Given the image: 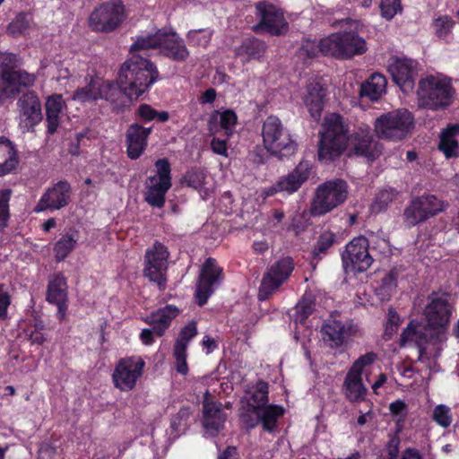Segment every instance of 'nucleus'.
I'll use <instances>...</instances> for the list:
<instances>
[{
	"mask_svg": "<svg viewBox=\"0 0 459 459\" xmlns=\"http://www.w3.org/2000/svg\"><path fill=\"white\" fill-rule=\"evenodd\" d=\"M325 97V89L319 79H313L307 83L303 93V101L315 120H318L321 117Z\"/></svg>",
	"mask_w": 459,
	"mask_h": 459,
	"instance_id": "obj_27",
	"label": "nucleus"
},
{
	"mask_svg": "<svg viewBox=\"0 0 459 459\" xmlns=\"http://www.w3.org/2000/svg\"><path fill=\"white\" fill-rule=\"evenodd\" d=\"M179 313L180 309L176 306L167 305L152 312L146 321L153 326L155 334L161 336Z\"/></svg>",
	"mask_w": 459,
	"mask_h": 459,
	"instance_id": "obj_31",
	"label": "nucleus"
},
{
	"mask_svg": "<svg viewBox=\"0 0 459 459\" xmlns=\"http://www.w3.org/2000/svg\"><path fill=\"white\" fill-rule=\"evenodd\" d=\"M432 420L442 428H448L453 420L451 409L445 404L437 405L432 412Z\"/></svg>",
	"mask_w": 459,
	"mask_h": 459,
	"instance_id": "obj_47",
	"label": "nucleus"
},
{
	"mask_svg": "<svg viewBox=\"0 0 459 459\" xmlns=\"http://www.w3.org/2000/svg\"><path fill=\"white\" fill-rule=\"evenodd\" d=\"M323 127L318 147L320 160H332L345 149L349 151V154L361 156L368 160H374L381 152L370 134L368 126L359 127L348 136V127L343 118L340 115L333 113L325 117Z\"/></svg>",
	"mask_w": 459,
	"mask_h": 459,
	"instance_id": "obj_2",
	"label": "nucleus"
},
{
	"mask_svg": "<svg viewBox=\"0 0 459 459\" xmlns=\"http://www.w3.org/2000/svg\"><path fill=\"white\" fill-rule=\"evenodd\" d=\"M222 281V269L212 258H208L203 264L195 290L196 301L200 306L205 304L209 297Z\"/></svg>",
	"mask_w": 459,
	"mask_h": 459,
	"instance_id": "obj_20",
	"label": "nucleus"
},
{
	"mask_svg": "<svg viewBox=\"0 0 459 459\" xmlns=\"http://www.w3.org/2000/svg\"><path fill=\"white\" fill-rule=\"evenodd\" d=\"M323 55L336 58L349 59L364 54L366 40L352 30L330 34L321 39Z\"/></svg>",
	"mask_w": 459,
	"mask_h": 459,
	"instance_id": "obj_7",
	"label": "nucleus"
},
{
	"mask_svg": "<svg viewBox=\"0 0 459 459\" xmlns=\"http://www.w3.org/2000/svg\"><path fill=\"white\" fill-rule=\"evenodd\" d=\"M197 334V328L195 322L187 324L179 333L176 340L175 346L187 350L189 342Z\"/></svg>",
	"mask_w": 459,
	"mask_h": 459,
	"instance_id": "obj_49",
	"label": "nucleus"
},
{
	"mask_svg": "<svg viewBox=\"0 0 459 459\" xmlns=\"http://www.w3.org/2000/svg\"><path fill=\"white\" fill-rule=\"evenodd\" d=\"M455 93L450 78L441 74H430L419 82L418 102L432 110L443 109L452 104Z\"/></svg>",
	"mask_w": 459,
	"mask_h": 459,
	"instance_id": "obj_6",
	"label": "nucleus"
},
{
	"mask_svg": "<svg viewBox=\"0 0 459 459\" xmlns=\"http://www.w3.org/2000/svg\"><path fill=\"white\" fill-rule=\"evenodd\" d=\"M294 269L290 257H284L273 264L264 274L259 288L258 298L264 300L269 298L290 276Z\"/></svg>",
	"mask_w": 459,
	"mask_h": 459,
	"instance_id": "obj_19",
	"label": "nucleus"
},
{
	"mask_svg": "<svg viewBox=\"0 0 459 459\" xmlns=\"http://www.w3.org/2000/svg\"><path fill=\"white\" fill-rule=\"evenodd\" d=\"M389 411L394 418L397 419V421H403L408 413L407 404L402 400H396L390 403Z\"/></svg>",
	"mask_w": 459,
	"mask_h": 459,
	"instance_id": "obj_58",
	"label": "nucleus"
},
{
	"mask_svg": "<svg viewBox=\"0 0 459 459\" xmlns=\"http://www.w3.org/2000/svg\"><path fill=\"white\" fill-rule=\"evenodd\" d=\"M43 325L41 323L35 324L32 327L25 330L26 337L32 344H42L46 341L43 333Z\"/></svg>",
	"mask_w": 459,
	"mask_h": 459,
	"instance_id": "obj_56",
	"label": "nucleus"
},
{
	"mask_svg": "<svg viewBox=\"0 0 459 459\" xmlns=\"http://www.w3.org/2000/svg\"><path fill=\"white\" fill-rule=\"evenodd\" d=\"M342 261L347 273L367 271L373 263V258L368 252V239L359 236L351 240L342 254Z\"/></svg>",
	"mask_w": 459,
	"mask_h": 459,
	"instance_id": "obj_16",
	"label": "nucleus"
},
{
	"mask_svg": "<svg viewBox=\"0 0 459 459\" xmlns=\"http://www.w3.org/2000/svg\"><path fill=\"white\" fill-rule=\"evenodd\" d=\"M400 437L394 434L390 437V439L386 445L384 454L379 459H396L399 452ZM400 459H421L417 450L408 448L406 449Z\"/></svg>",
	"mask_w": 459,
	"mask_h": 459,
	"instance_id": "obj_39",
	"label": "nucleus"
},
{
	"mask_svg": "<svg viewBox=\"0 0 459 459\" xmlns=\"http://www.w3.org/2000/svg\"><path fill=\"white\" fill-rule=\"evenodd\" d=\"M213 35V30L210 28L190 30L186 38L191 47L206 48Z\"/></svg>",
	"mask_w": 459,
	"mask_h": 459,
	"instance_id": "obj_41",
	"label": "nucleus"
},
{
	"mask_svg": "<svg viewBox=\"0 0 459 459\" xmlns=\"http://www.w3.org/2000/svg\"><path fill=\"white\" fill-rule=\"evenodd\" d=\"M414 119L405 108H398L378 117L375 132L380 138L397 141L405 138L412 130Z\"/></svg>",
	"mask_w": 459,
	"mask_h": 459,
	"instance_id": "obj_11",
	"label": "nucleus"
},
{
	"mask_svg": "<svg viewBox=\"0 0 459 459\" xmlns=\"http://www.w3.org/2000/svg\"><path fill=\"white\" fill-rule=\"evenodd\" d=\"M47 299L57 307V317L63 321L67 311V283L61 275L53 276L48 287Z\"/></svg>",
	"mask_w": 459,
	"mask_h": 459,
	"instance_id": "obj_26",
	"label": "nucleus"
},
{
	"mask_svg": "<svg viewBox=\"0 0 459 459\" xmlns=\"http://www.w3.org/2000/svg\"><path fill=\"white\" fill-rule=\"evenodd\" d=\"M335 240V236L331 231H325L319 237V239L314 248L313 254L316 256L325 254L327 249L333 246Z\"/></svg>",
	"mask_w": 459,
	"mask_h": 459,
	"instance_id": "obj_53",
	"label": "nucleus"
},
{
	"mask_svg": "<svg viewBox=\"0 0 459 459\" xmlns=\"http://www.w3.org/2000/svg\"><path fill=\"white\" fill-rule=\"evenodd\" d=\"M11 303V299L7 291L0 286V320L7 317V308Z\"/></svg>",
	"mask_w": 459,
	"mask_h": 459,
	"instance_id": "obj_60",
	"label": "nucleus"
},
{
	"mask_svg": "<svg viewBox=\"0 0 459 459\" xmlns=\"http://www.w3.org/2000/svg\"><path fill=\"white\" fill-rule=\"evenodd\" d=\"M282 192L279 187V181H277L274 185L270 186L268 187L262 188L256 192L258 195V199H261L262 202L269 197L273 196L277 193Z\"/></svg>",
	"mask_w": 459,
	"mask_h": 459,
	"instance_id": "obj_61",
	"label": "nucleus"
},
{
	"mask_svg": "<svg viewBox=\"0 0 459 459\" xmlns=\"http://www.w3.org/2000/svg\"><path fill=\"white\" fill-rule=\"evenodd\" d=\"M397 193L393 188L384 189L380 191L371 204L373 212H380L386 209L394 200Z\"/></svg>",
	"mask_w": 459,
	"mask_h": 459,
	"instance_id": "obj_44",
	"label": "nucleus"
},
{
	"mask_svg": "<svg viewBox=\"0 0 459 459\" xmlns=\"http://www.w3.org/2000/svg\"><path fill=\"white\" fill-rule=\"evenodd\" d=\"M373 352L359 357L348 371L343 382L342 390L345 397L351 402H359L364 399L367 388L362 382V375H367L368 368L376 360Z\"/></svg>",
	"mask_w": 459,
	"mask_h": 459,
	"instance_id": "obj_14",
	"label": "nucleus"
},
{
	"mask_svg": "<svg viewBox=\"0 0 459 459\" xmlns=\"http://www.w3.org/2000/svg\"><path fill=\"white\" fill-rule=\"evenodd\" d=\"M18 109L19 127L22 132L33 131L42 120L41 102L32 92L23 95L19 100Z\"/></svg>",
	"mask_w": 459,
	"mask_h": 459,
	"instance_id": "obj_21",
	"label": "nucleus"
},
{
	"mask_svg": "<svg viewBox=\"0 0 459 459\" xmlns=\"http://www.w3.org/2000/svg\"><path fill=\"white\" fill-rule=\"evenodd\" d=\"M459 126L454 125L445 129L440 136L439 150L446 158L458 155Z\"/></svg>",
	"mask_w": 459,
	"mask_h": 459,
	"instance_id": "obj_37",
	"label": "nucleus"
},
{
	"mask_svg": "<svg viewBox=\"0 0 459 459\" xmlns=\"http://www.w3.org/2000/svg\"><path fill=\"white\" fill-rule=\"evenodd\" d=\"M21 65L19 56L0 52V86L7 96L19 92L22 87L32 86L35 82V75L19 69Z\"/></svg>",
	"mask_w": 459,
	"mask_h": 459,
	"instance_id": "obj_8",
	"label": "nucleus"
},
{
	"mask_svg": "<svg viewBox=\"0 0 459 459\" xmlns=\"http://www.w3.org/2000/svg\"><path fill=\"white\" fill-rule=\"evenodd\" d=\"M386 78L378 73L373 74L367 82L361 85L360 95L376 101L386 91Z\"/></svg>",
	"mask_w": 459,
	"mask_h": 459,
	"instance_id": "obj_36",
	"label": "nucleus"
},
{
	"mask_svg": "<svg viewBox=\"0 0 459 459\" xmlns=\"http://www.w3.org/2000/svg\"><path fill=\"white\" fill-rule=\"evenodd\" d=\"M30 19L28 14L20 13L8 26V31L13 36H19L25 33L30 27Z\"/></svg>",
	"mask_w": 459,
	"mask_h": 459,
	"instance_id": "obj_50",
	"label": "nucleus"
},
{
	"mask_svg": "<svg viewBox=\"0 0 459 459\" xmlns=\"http://www.w3.org/2000/svg\"><path fill=\"white\" fill-rule=\"evenodd\" d=\"M80 238L77 230L69 228L65 230L54 246V254L56 261L65 260L75 248Z\"/></svg>",
	"mask_w": 459,
	"mask_h": 459,
	"instance_id": "obj_35",
	"label": "nucleus"
},
{
	"mask_svg": "<svg viewBox=\"0 0 459 459\" xmlns=\"http://www.w3.org/2000/svg\"><path fill=\"white\" fill-rule=\"evenodd\" d=\"M169 256L167 247L160 242H155L145 253L143 275L160 288H164L166 284Z\"/></svg>",
	"mask_w": 459,
	"mask_h": 459,
	"instance_id": "obj_17",
	"label": "nucleus"
},
{
	"mask_svg": "<svg viewBox=\"0 0 459 459\" xmlns=\"http://www.w3.org/2000/svg\"><path fill=\"white\" fill-rule=\"evenodd\" d=\"M157 77L158 71L152 63L138 54H132L119 70L117 85L100 76L91 77L95 102L99 100L115 101L119 90L130 100H137Z\"/></svg>",
	"mask_w": 459,
	"mask_h": 459,
	"instance_id": "obj_3",
	"label": "nucleus"
},
{
	"mask_svg": "<svg viewBox=\"0 0 459 459\" xmlns=\"http://www.w3.org/2000/svg\"><path fill=\"white\" fill-rule=\"evenodd\" d=\"M202 345L206 349V353L209 354L217 348L216 341L210 336L206 335L204 337Z\"/></svg>",
	"mask_w": 459,
	"mask_h": 459,
	"instance_id": "obj_63",
	"label": "nucleus"
},
{
	"mask_svg": "<svg viewBox=\"0 0 459 459\" xmlns=\"http://www.w3.org/2000/svg\"><path fill=\"white\" fill-rule=\"evenodd\" d=\"M263 144L268 152L277 157L291 155L297 143L289 130L275 116H269L262 126Z\"/></svg>",
	"mask_w": 459,
	"mask_h": 459,
	"instance_id": "obj_9",
	"label": "nucleus"
},
{
	"mask_svg": "<svg viewBox=\"0 0 459 459\" xmlns=\"http://www.w3.org/2000/svg\"><path fill=\"white\" fill-rule=\"evenodd\" d=\"M152 128L132 125L127 130V153L131 159H137L144 151Z\"/></svg>",
	"mask_w": 459,
	"mask_h": 459,
	"instance_id": "obj_30",
	"label": "nucleus"
},
{
	"mask_svg": "<svg viewBox=\"0 0 459 459\" xmlns=\"http://www.w3.org/2000/svg\"><path fill=\"white\" fill-rule=\"evenodd\" d=\"M265 45L256 39H247L237 48L236 53L243 63L259 59L265 52Z\"/></svg>",
	"mask_w": 459,
	"mask_h": 459,
	"instance_id": "obj_38",
	"label": "nucleus"
},
{
	"mask_svg": "<svg viewBox=\"0 0 459 459\" xmlns=\"http://www.w3.org/2000/svg\"><path fill=\"white\" fill-rule=\"evenodd\" d=\"M418 63L407 57H392L389 60L388 72L394 82L404 92L410 91L414 86Z\"/></svg>",
	"mask_w": 459,
	"mask_h": 459,
	"instance_id": "obj_22",
	"label": "nucleus"
},
{
	"mask_svg": "<svg viewBox=\"0 0 459 459\" xmlns=\"http://www.w3.org/2000/svg\"><path fill=\"white\" fill-rule=\"evenodd\" d=\"M156 173L147 178L143 192L144 200L153 207L160 208L165 204V195L171 187L170 167L167 160H158Z\"/></svg>",
	"mask_w": 459,
	"mask_h": 459,
	"instance_id": "obj_13",
	"label": "nucleus"
},
{
	"mask_svg": "<svg viewBox=\"0 0 459 459\" xmlns=\"http://www.w3.org/2000/svg\"><path fill=\"white\" fill-rule=\"evenodd\" d=\"M454 307L447 297L433 295L424 309L426 326L411 322L401 335V345L415 344L419 348V359L437 358L447 340Z\"/></svg>",
	"mask_w": 459,
	"mask_h": 459,
	"instance_id": "obj_1",
	"label": "nucleus"
},
{
	"mask_svg": "<svg viewBox=\"0 0 459 459\" xmlns=\"http://www.w3.org/2000/svg\"><path fill=\"white\" fill-rule=\"evenodd\" d=\"M138 115L145 121H151L157 118L160 122H165L169 119L168 112H158L147 104H143L139 107Z\"/></svg>",
	"mask_w": 459,
	"mask_h": 459,
	"instance_id": "obj_52",
	"label": "nucleus"
},
{
	"mask_svg": "<svg viewBox=\"0 0 459 459\" xmlns=\"http://www.w3.org/2000/svg\"><path fill=\"white\" fill-rule=\"evenodd\" d=\"M208 394L204 403V428L206 435L214 436L222 429L226 416L221 404L208 402Z\"/></svg>",
	"mask_w": 459,
	"mask_h": 459,
	"instance_id": "obj_29",
	"label": "nucleus"
},
{
	"mask_svg": "<svg viewBox=\"0 0 459 459\" xmlns=\"http://www.w3.org/2000/svg\"><path fill=\"white\" fill-rule=\"evenodd\" d=\"M245 411L241 419L247 428H255L261 423L264 430L272 432L277 427V420L283 415L284 409L268 403V385L258 381L251 386L243 398Z\"/></svg>",
	"mask_w": 459,
	"mask_h": 459,
	"instance_id": "obj_4",
	"label": "nucleus"
},
{
	"mask_svg": "<svg viewBox=\"0 0 459 459\" xmlns=\"http://www.w3.org/2000/svg\"><path fill=\"white\" fill-rule=\"evenodd\" d=\"M324 340L331 347H341L344 342L358 332V326L352 322H342L337 319H329L322 328Z\"/></svg>",
	"mask_w": 459,
	"mask_h": 459,
	"instance_id": "obj_25",
	"label": "nucleus"
},
{
	"mask_svg": "<svg viewBox=\"0 0 459 459\" xmlns=\"http://www.w3.org/2000/svg\"><path fill=\"white\" fill-rule=\"evenodd\" d=\"M348 195L345 181L335 179L320 185L311 205L313 215H323L342 204Z\"/></svg>",
	"mask_w": 459,
	"mask_h": 459,
	"instance_id": "obj_12",
	"label": "nucleus"
},
{
	"mask_svg": "<svg viewBox=\"0 0 459 459\" xmlns=\"http://www.w3.org/2000/svg\"><path fill=\"white\" fill-rule=\"evenodd\" d=\"M71 187L68 183L60 181L48 188L41 196L34 211L60 210L70 202Z\"/></svg>",
	"mask_w": 459,
	"mask_h": 459,
	"instance_id": "obj_24",
	"label": "nucleus"
},
{
	"mask_svg": "<svg viewBox=\"0 0 459 459\" xmlns=\"http://www.w3.org/2000/svg\"><path fill=\"white\" fill-rule=\"evenodd\" d=\"M150 48H158L160 52L176 62H185L190 52L185 41L173 30H158L153 34L142 35L130 48L132 54Z\"/></svg>",
	"mask_w": 459,
	"mask_h": 459,
	"instance_id": "obj_5",
	"label": "nucleus"
},
{
	"mask_svg": "<svg viewBox=\"0 0 459 459\" xmlns=\"http://www.w3.org/2000/svg\"><path fill=\"white\" fill-rule=\"evenodd\" d=\"M128 13L120 0H109L96 5L88 18L89 27L96 32H112L126 20Z\"/></svg>",
	"mask_w": 459,
	"mask_h": 459,
	"instance_id": "obj_10",
	"label": "nucleus"
},
{
	"mask_svg": "<svg viewBox=\"0 0 459 459\" xmlns=\"http://www.w3.org/2000/svg\"><path fill=\"white\" fill-rule=\"evenodd\" d=\"M379 8L381 16L387 21L403 12L401 0H381Z\"/></svg>",
	"mask_w": 459,
	"mask_h": 459,
	"instance_id": "obj_46",
	"label": "nucleus"
},
{
	"mask_svg": "<svg viewBox=\"0 0 459 459\" xmlns=\"http://www.w3.org/2000/svg\"><path fill=\"white\" fill-rule=\"evenodd\" d=\"M19 158L14 145L5 137H0V177L13 172L18 166Z\"/></svg>",
	"mask_w": 459,
	"mask_h": 459,
	"instance_id": "obj_34",
	"label": "nucleus"
},
{
	"mask_svg": "<svg viewBox=\"0 0 459 459\" xmlns=\"http://www.w3.org/2000/svg\"><path fill=\"white\" fill-rule=\"evenodd\" d=\"M212 119L220 124L221 128L228 137L232 135L238 121L237 115L233 110L218 111L213 114Z\"/></svg>",
	"mask_w": 459,
	"mask_h": 459,
	"instance_id": "obj_42",
	"label": "nucleus"
},
{
	"mask_svg": "<svg viewBox=\"0 0 459 459\" xmlns=\"http://www.w3.org/2000/svg\"><path fill=\"white\" fill-rule=\"evenodd\" d=\"M66 108L65 101L61 94H52L46 99V120L48 132L53 134L60 125V115Z\"/></svg>",
	"mask_w": 459,
	"mask_h": 459,
	"instance_id": "obj_32",
	"label": "nucleus"
},
{
	"mask_svg": "<svg viewBox=\"0 0 459 459\" xmlns=\"http://www.w3.org/2000/svg\"><path fill=\"white\" fill-rule=\"evenodd\" d=\"M186 185L197 190L203 199L207 198L213 191V183L204 169H191L186 172L184 178Z\"/></svg>",
	"mask_w": 459,
	"mask_h": 459,
	"instance_id": "obj_33",
	"label": "nucleus"
},
{
	"mask_svg": "<svg viewBox=\"0 0 459 459\" xmlns=\"http://www.w3.org/2000/svg\"><path fill=\"white\" fill-rule=\"evenodd\" d=\"M311 171L312 165L308 161H300L292 171L278 180L280 189L288 195L297 192L309 178Z\"/></svg>",
	"mask_w": 459,
	"mask_h": 459,
	"instance_id": "obj_28",
	"label": "nucleus"
},
{
	"mask_svg": "<svg viewBox=\"0 0 459 459\" xmlns=\"http://www.w3.org/2000/svg\"><path fill=\"white\" fill-rule=\"evenodd\" d=\"M400 325V317L396 311L393 308H389L387 314V322L385 324V336L386 339H390L394 333L398 330Z\"/></svg>",
	"mask_w": 459,
	"mask_h": 459,
	"instance_id": "obj_57",
	"label": "nucleus"
},
{
	"mask_svg": "<svg viewBox=\"0 0 459 459\" xmlns=\"http://www.w3.org/2000/svg\"><path fill=\"white\" fill-rule=\"evenodd\" d=\"M153 333H155L153 331V328L152 330L151 329H143L140 334L142 342L145 345L152 344L153 342V337H152Z\"/></svg>",
	"mask_w": 459,
	"mask_h": 459,
	"instance_id": "obj_62",
	"label": "nucleus"
},
{
	"mask_svg": "<svg viewBox=\"0 0 459 459\" xmlns=\"http://www.w3.org/2000/svg\"><path fill=\"white\" fill-rule=\"evenodd\" d=\"M314 311V304L309 295H305L296 306L294 321L303 325L309 315Z\"/></svg>",
	"mask_w": 459,
	"mask_h": 459,
	"instance_id": "obj_45",
	"label": "nucleus"
},
{
	"mask_svg": "<svg viewBox=\"0 0 459 459\" xmlns=\"http://www.w3.org/2000/svg\"><path fill=\"white\" fill-rule=\"evenodd\" d=\"M431 26L436 37L447 41L455 26V21L448 15H441L433 20Z\"/></svg>",
	"mask_w": 459,
	"mask_h": 459,
	"instance_id": "obj_43",
	"label": "nucleus"
},
{
	"mask_svg": "<svg viewBox=\"0 0 459 459\" xmlns=\"http://www.w3.org/2000/svg\"><path fill=\"white\" fill-rule=\"evenodd\" d=\"M396 287L397 273L394 271H391L381 279L376 292L381 300H388L395 292Z\"/></svg>",
	"mask_w": 459,
	"mask_h": 459,
	"instance_id": "obj_40",
	"label": "nucleus"
},
{
	"mask_svg": "<svg viewBox=\"0 0 459 459\" xmlns=\"http://www.w3.org/2000/svg\"><path fill=\"white\" fill-rule=\"evenodd\" d=\"M445 203L433 195H424L411 200L403 212L409 226H415L445 209Z\"/></svg>",
	"mask_w": 459,
	"mask_h": 459,
	"instance_id": "obj_18",
	"label": "nucleus"
},
{
	"mask_svg": "<svg viewBox=\"0 0 459 459\" xmlns=\"http://www.w3.org/2000/svg\"><path fill=\"white\" fill-rule=\"evenodd\" d=\"M145 362L140 356L120 359L112 374L114 386L122 392L132 391L142 377Z\"/></svg>",
	"mask_w": 459,
	"mask_h": 459,
	"instance_id": "obj_15",
	"label": "nucleus"
},
{
	"mask_svg": "<svg viewBox=\"0 0 459 459\" xmlns=\"http://www.w3.org/2000/svg\"><path fill=\"white\" fill-rule=\"evenodd\" d=\"M211 148L214 153L228 157V147L226 140L213 137L211 142Z\"/></svg>",
	"mask_w": 459,
	"mask_h": 459,
	"instance_id": "obj_59",
	"label": "nucleus"
},
{
	"mask_svg": "<svg viewBox=\"0 0 459 459\" xmlns=\"http://www.w3.org/2000/svg\"><path fill=\"white\" fill-rule=\"evenodd\" d=\"M256 10L260 17V23L255 28V30L265 31L272 35H279L287 31L288 23L281 10L264 3L257 4Z\"/></svg>",
	"mask_w": 459,
	"mask_h": 459,
	"instance_id": "obj_23",
	"label": "nucleus"
},
{
	"mask_svg": "<svg viewBox=\"0 0 459 459\" xmlns=\"http://www.w3.org/2000/svg\"><path fill=\"white\" fill-rule=\"evenodd\" d=\"M216 98V91L213 89L206 90L200 98L202 104L212 103Z\"/></svg>",
	"mask_w": 459,
	"mask_h": 459,
	"instance_id": "obj_64",
	"label": "nucleus"
},
{
	"mask_svg": "<svg viewBox=\"0 0 459 459\" xmlns=\"http://www.w3.org/2000/svg\"><path fill=\"white\" fill-rule=\"evenodd\" d=\"M11 194L10 189L0 190V231L7 226L10 217L9 201Z\"/></svg>",
	"mask_w": 459,
	"mask_h": 459,
	"instance_id": "obj_51",
	"label": "nucleus"
},
{
	"mask_svg": "<svg viewBox=\"0 0 459 459\" xmlns=\"http://www.w3.org/2000/svg\"><path fill=\"white\" fill-rule=\"evenodd\" d=\"M173 355L175 358V366L177 371L179 374L186 376L188 372V367L186 363V349L174 346Z\"/></svg>",
	"mask_w": 459,
	"mask_h": 459,
	"instance_id": "obj_55",
	"label": "nucleus"
},
{
	"mask_svg": "<svg viewBox=\"0 0 459 459\" xmlns=\"http://www.w3.org/2000/svg\"><path fill=\"white\" fill-rule=\"evenodd\" d=\"M93 89L91 88V79L87 82L85 86L78 87L71 96V100L81 104L95 102Z\"/></svg>",
	"mask_w": 459,
	"mask_h": 459,
	"instance_id": "obj_48",
	"label": "nucleus"
},
{
	"mask_svg": "<svg viewBox=\"0 0 459 459\" xmlns=\"http://www.w3.org/2000/svg\"><path fill=\"white\" fill-rule=\"evenodd\" d=\"M321 48V40L317 43L315 40L307 39L302 43L299 55L303 58H312L316 56L318 53L323 54Z\"/></svg>",
	"mask_w": 459,
	"mask_h": 459,
	"instance_id": "obj_54",
	"label": "nucleus"
}]
</instances>
